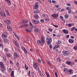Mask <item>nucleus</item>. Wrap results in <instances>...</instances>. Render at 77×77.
I'll use <instances>...</instances> for the list:
<instances>
[{"mask_svg":"<svg viewBox=\"0 0 77 77\" xmlns=\"http://www.w3.org/2000/svg\"><path fill=\"white\" fill-rule=\"evenodd\" d=\"M57 62H60L61 61V59L60 57L57 58Z\"/></svg>","mask_w":77,"mask_h":77,"instance_id":"nucleus-32","label":"nucleus"},{"mask_svg":"<svg viewBox=\"0 0 77 77\" xmlns=\"http://www.w3.org/2000/svg\"><path fill=\"white\" fill-rule=\"evenodd\" d=\"M64 17L66 19H67V18H68V15L66 14H65L64 15Z\"/></svg>","mask_w":77,"mask_h":77,"instance_id":"nucleus-40","label":"nucleus"},{"mask_svg":"<svg viewBox=\"0 0 77 77\" xmlns=\"http://www.w3.org/2000/svg\"><path fill=\"white\" fill-rule=\"evenodd\" d=\"M52 17H53V18H56L57 17H58L59 15L57 14H52Z\"/></svg>","mask_w":77,"mask_h":77,"instance_id":"nucleus-13","label":"nucleus"},{"mask_svg":"<svg viewBox=\"0 0 77 77\" xmlns=\"http://www.w3.org/2000/svg\"><path fill=\"white\" fill-rule=\"evenodd\" d=\"M5 52H8L9 51L8 50V49L7 48H5Z\"/></svg>","mask_w":77,"mask_h":77,"instance_id":"nucleus-38","label":"nucleus"},{"mask_svg":"<svg viewBox=\"0 0 77 77\" xmlns=\"http://www.w3.org/2000/svg\"><path fill=\"white\" fill-rule=\"evenodd\" d=\"M26 32H29V33L30 32H31V30H29V29H26Z\"/></svg>","mask_w":77,"mask_h":77,"instance_id":"nucleus-31","label":"nucleus"},{"mask_svg":"<svg viewBox=\"0 0 77 77\" xmlns=\"http://www.w3.org/2000/svg\"><path fill=\"white\" fill-rule=\"evenodd\" d=\"M24 51L25 54H27V50H26V49H25L24 50Z\"/></svg>","mask_w":77,"mask_h":77,"instance_id":"nucleus-50","label":"nucleus"},{"mask_svg":"<svg viewBox=\"0 0 77 77\" xmlns=\"http://www.w3.org/2000/svg\"><path fill=\"white\" fill-rule=\"evenodd\" d=\"M45 20L46 21H49L50 19H49V18H48V17H47L45 19Z\"/></svg>","mask_w":77,"mask_h":77,"instance_id":"nucleus-33","label":"nucleus"},{"mask_svg":"<svg viewBox=\"0 0 77 77\" xmlns=\"http://www.w3.org/2000/svg\"><path fill=\"white\" fill-rule=\"evenodd\" d=\"M29 26L30 27V29H33V25H32V23L31 22L29 23Z\"/></svg>","mask_w":77,"mask_h":77,"instance_id":"nucleus-14","label":"nucleus"},{"mask_svg":"<svg viewBox=\"0 0 77 77\" xmlns=\"http://www.w3.org/2000/svg\"><path fill=\"white\" fill-rule=\"evenodd\" d=\"M21 48L22 49V50H25L26 49L24 47H23V46H22L21 47Z\"/></svg>","mask_w":77,"mask_h":77,"instance_id":"nucleus-47","label":"nucleus"},{"mask_svg":"<svg viewBox=\"0 0 77 77\" xmlns=\"http://www.w3.org/2000/svg\"><path fill=\"white\" fill-rule=\"evenodd\" d=\"M49 47L50 49H52V46H51V45L50 44L49 45Z\"/></svg>","mask_w":77,"mask_h":77,"instance_id":"nucleus-57","label":"nucleus"},{"mask_svg":"<svg viewBox=\"0 0 77 77\" xmlns=\"http://www.w3.org/2000/svg\"><path fill=\"white\" fill-rule=\"evenodd\" d=\"M0 15L1 16H2V18H5V17H6V15H5V14L3 12H2L0 13Z\"/></svg>","mask_w":77,"mask_h":77,"instance_id":"nucleus-12","label":"nucleus"},{"mask_svg":"<svg viewBox=\"0 0 77 77\" xmlns=\"http://www.w3.org/2000/svg\"><path fill=\"white\" fill-rule=\"evenodd\" d=\"M32 21L34 24H38L39 23V21L35 20L33 19L32 20Z\"/></svg>","mask_w":77,"mask_h":77,"instance_id":"nucleus-8","label":"nucleus"},{"mask_svg":"<svg viewBox=\"0 0 77 77\" xmlns=\"http://www.w3.org/2000/svg\"><path fill=\"white\" fill-rule=\"evenodd\" d=\"M21 24H23V23H24V20H22V21H21L20 22Z\"/></svg>","mask_w":77,"mask_h":77,"instance_id":"nucleus-52","label":"nucleus"},{"mask_svg":"<svg viewBox=\"0 0 77 77\" xmlns=\"http://www.w3.org/2000/svg\"><path fill=\"white\" fill-rule=\"evenodd\" d=\"M34 30L35 31V32H38V29L36 27V26H34Z\"/></svg>","mask_w":77,"mask_h":77,"instance_id":"nucleus-19","label":"nucleus"},{"mask_svg":"<svg viewBox=\"0 0 77 77\" xmlns=\"http://www.w3.org/2000/svg\"><path fill=\"white\" fill-rule=\"evenodd\" d=\"M68 72H69L70 74H71V73H72V70L69 69L68 71Z\"/></svg>","mask_w":77,"mask_h":77,"instance_id":"nucleus-41","label":"nucleus"},{"mask_svg":"<svg viewBox=\"0 0 77 77\" xmlns=\"http://www.w3.org/2000/svg\"><path fill=\"white\" fill-rule=\"evenodd\" d=\"M19 27L20 29H23V28H24V25L23 24L22 25L20 26H19Z\"/></svg>","mask_w":77,"mask_h":77,"instance_id":"nucleus-29","label":"nucleus"},{"mask_svg":"<svg viewBox=\"0 0 77 77\" xmlns=\"http://www.w3.org/2000/svg\"><path fill=\"white\" fill-rule=\"evenodd\" d=\"M12 69L9 68L8 70V71L9 72H11L12 71Z\"/></svg>","mask_w":77,"mask_h":77,"instance_id":"nucleus-34","label":"nucleus"},{"mask_svg":"<svg viewBox=\"0 0 77 77\" xmlns=\"http://www.w3.org/2000/svg\"><path fill=\"white\" fill-rule=\"evenodd\" d=\"M33 17L35 19V20H38V14H34L33 15Z\"/></svg>","mask_w":77,"mask_h":77,"instance_id":"nucleus-10","label":"nucleus"},{"mask_svg":"<svg viewBox=\"0 0 77 77\" xmlns=\"http://www.w3.org/2000/svg\"><path fill=\"white\" fill-rule=\"evenodd\" d=\"M72 63V62H68V64L69 65H71Z\"/></svg>","mask_w":77,"mask_h":77,"instance_id":"nucleus-48","label":"nucleus"},{"mask_svg":"<svg viewBox=\"0 0 77 77\" xmlns=\"http://www.w3.org/2000/svg\"><path fill=\"white\" fill-rule=\"evenodd\" d=\"M62 53L63 54H65L66 56H67V54H68V51H63Z\"/></svg>","mask_w":77,"mask_h":77,"instance_id":"nucleus-16","label":"nucleus"},{"mask_svg":"<svg viewBox=\"0 0 77 77\" xmlns=\"http://www.w3.org/2000/svg\"><path fill=\"white\" fill-rule=\"evenodd\" d=\"M41 23H44V20L42 19L40 20Z\"/></svg>","mask_w":77,"mask_h":77,"instance_id":"nucleus-42","label":"nucleus"},{"mask_svg":"<svg viewBox=\"0 0 77 77\" xmlns=\"http://www.w3.org/2000/svg\"><path fill=\"white\" fill-rule=\"evenodd\" d=\"M39 11L38 10L34 11V14H37L39 13Z\"/></svg>","mask_w":77,"mask_h":77,"instance_id":"nucleus-30","label":"nucleus"},{"mask_svg":"<svg viewBox=\"0 0 77 77\" xmlns=\"http://www.w3.org/2000/svg\"><path fill=\"white\" fill-rule=\"evenodd\" d=\"M16 37L18 40H20V38H19L17 35H16Z\"/></svg>","mask_w":77,"mask_h":77,"instance_id":"nucleus-56","label":"nucleus"},{"mask_svg":"<svg viewBox=\"0 0 77 77\" xmlns=\"http://www.w3.org/2000/svg\"><path fill=\"white\" fill-rule=\"evenodd\" d=\"M7 29L9 30V31H12V28H11V26L10 25H7Z\"/></svg>","mask_w":77,"mask_h":77,"instance_id":"nucleus-9","label":"nucleus"},{"mask_svg":"<svg viewBox=\"0 0 77 77\" xmlns=\"http://www.w3.org/2000/svg\"><path fill=\"white\" fill-rule=\"evenodd\" d=\"M10 62L11 65H13V62H12V61L11 60L10 61Z\"/></svg>","mask_w":77,"mask_h":77,"instance_id":"nucleus-58","label":"nucleus"},{"mask_svg":"<svg viewBox=\"0 0 77 77\" xmlns=\"http://www.w3.org/2000/svg\"><path fill=\"white\" fill-rule=\"evenodd\" d=\"M63 32L64 33H65V34H67L68 33V31L64 29L63 30Z\"/></svg>","mask_w":77,"mask_h":77,"instance_id":"nucleus-21","label":"nucleus"},{"mask_svg":"<svg viewBox=\"0 0 77 77\" xmlns=\"http://www.w3.org/2000/svg\"><path fill=\"white\" fill-rule=\"evenodd\" d=\"M65 11V9H64V8L62 9L61 10V12H63V11Z\"/></svg>","mask_w":77,"mask_h":77,"instance_id":"nucleus-55","label":"nucleus"},{"mask_svg":"<svg viewBox=\"0 0 77 77\" xmlns=\"http://www.w3.org/2000/svg\"><path fill=\"white\" fill-rule=\"evenodd\" d=\"M74 40L72 39H69V43H73Z\"/></svg>","mask_w":77,"mask_h":77,"instance_id":"nucleus-22","label":"nucleus"},{"mask_svg":"<svg viewBox=\"0 0 77 77\" xmlns=\"http://www.w3.org/2000/svg\"><path fill=\"white\" fill-rule=\"evenodd\" d=\"M46 41L47 42V44L48 45H49L51 44V41H52V39L51 38H47L46 39Z\"/></svg>","mask_w":77,"mask_h":77,"instance_id":"nucleus-2","label":"nucleus"},{"mask_svg":"<svg viewBox=\"0 0 77 77\" xmlns=\"http://www.w3.org/2000/svg\"><path fill=\"white\" fill-rule=\"evenodd\" d=\"M0 67H1L2 69H1L2 72H4L5 71L6 69L5 68V65H3V63L2 62L0 63Z\"/></svg>","mask_w":77,"mask_h":77,"instance_id":"nucleus-1","label":"nucleus"},{"mask_svg":"<svg viewBox=\"0 0 77 77\" xmlns=\"http://www.w3.org/2000/svg\"><path fill=\"white\" fill-rule=\"evenodd\" d=\"M5 1H6V2H8L9 3H11V2L9 0H5Z\"/></svg>","mask_w":77,"mask_h":77,"instance_id":"nucleus-51","label":"nucleus"},{"mask_svg":"<svg viewBox=\"0 0 77 77\" xmlns=\"http://www.w3.org/2000/svg\"><path fill=\"white\" fill-rule=\"evenodd\" d=\"M39 5V4L38 2L35 3V9H37V8H38V7H39V5Z\"/></svg>","mask_w":77,"mask_h":77,"instance_id":"nucleus-15","label":"nucleus"},{"mask_svg":"<svg viewBox=\"0 0 77 77\" xmlns=\"http://www.w3.org/2000/svg\"><path fill=\"white\" fill-rule=\"evenodd\" d=\"M0 47H3V44L0 43Z\"/></svg>","mask_w":77,"mask_h":77,"instance_id":"nucleus-49","label":"nucleus"},{"mask_svg":"<svg viewBox=\"0 0 77 77\" xmlns=\"http://www.w3.org/2000/svg\"><path fill=\"white\" fill-rule=\"evenodd\" d=\"M12 41L13 43H14L15 45H16L18 48H20V46H19V45L18 44V42L15 41L14 39H13Z\"/></svg>","mask_w":77,"mask_h":77,"instance_id":"nucleus-5","label":"nucleus"},{"mask_svg":"<svg viewBox=\"0 0 77 77\" xmlns=\"http://www.w3.org/2000/svg\"><path fill=\"white\" fill-rule=\"evenodd\" d=\"M73 48L75 50H77V45H75L73 47Z\"/></svg>","mask_w":77,"mask_h":77,"instance_id":"nucleus-26","label":"nucleus"},{"mask_svg":"<svg viewBox=\"0 0 77 77\" xmlns=\"http://www.w3.org/2000/svg\"><path fill=\"white\" fill-rule=\"evenodd\" d=\"M5 12L6 14H7V15H8V16H9V15H10L9 12V11L8 10L5 9Z\"/></svg>","mask_w":77,"mask_h":77,"instance_id":"nucleus-20","label":"nucleus"},{"mask_svg":"<svg viewBox=\"0 0 77 77\" xmlns=\"http://www.w3.org/2000/svg\"><path fill=\"white\" fill-rule=\"evenodd\" d=\"M25 68L26 70H27L29 69V67L27 66V65L26 64H25Z\"/></svg>","mask_w":77,"mask_h":77,"instance_id":"nucleus-28","label":"nucleus"},{"mask_svg":"<svg viewBox=\"0 0 77 77\" xmlns=\"http://www.w3.org/2000/svg\"><path fill=\"white\" fill-rule=\"evenodd\" d=\"M42 61L43 64H45V62L44 60L43 59H42Z\"/></svg>","mask_w":77,"mask_h":77,"instance_id":"nucleus-44","label":"nucleus"},{"mask_svg":"<svg viewBox=\"0 0 77 77\" xmlns=\"http://www.w3.org/2000/svg\"><path fill=\"white\" fill-rule=\"evenodd\" d=\"M7 56L8 57H11V55H10V54H7Z\"/></svg>","mask_w":77,"mask_h":77,"instance_id":"nucleus-39","label":"nucleus"},{"mask_svg":"<svg viewBox=\"0 0 77 77\" xmlns=\"http://www.w3.org/2000/svg\"><path fill=\"white\" fill-rule=\"evenodd\" d=\"M64 72L66 74L68 73V69L67 68H65L64 69Z\"/></svg>","mask_w":77,"mask_h":77,"instance_id":"nucleus-25","label":"nucleus"},{"mask_svg":"<svg viewBox=\"0 0 77 77\" xmlns=\"http://www.w3.org/2000/svg\"><path fill=\"white\" fill-rule=\"evenodd\" d=\"M68 26L69 27H71V26H72V25H71V23H69L68 24Z\"/></svg>","mask_w":77,"mask_h":77,"instance_id":"nucleus-43","label":"nucleus"},{"mask_svg":"<svg viewBox=\"0 0 77 77\" xmlns=\"http://www.w3.org/2000/svg\"><path fill=\"white\" fill-rule=\"evenodd\" d=\"M59 46H60L59 45H57L55 46V47L56 48H59Z\"/></svg>","mask_w":77,"mask_h":77,"instance_id":"nucleus-45","label":"nucleus"},{"mask_svg":"<svg viewBox=\"0 0 77 77\" xmlns=\"http://www.w3.org/2000/svg\"><path fill=\"white\" fill-rule=\"evenodd\" d=\"M8 35V33L6 32H4L3 34H2V38L3 39H6L7 38V37L6 36Z\"/></svg>","mask_w":77,"mask_h":77,"instance_id":"nucleus-3","label":"nucleus"},{"mask_svg":"<svg viewBox=\"0 0 77 77\" xmlns=\"http://www.w3.org/2000/svg\"><path fill=\"white\" fill-rule=\"evenodd\" d=\"M38 61L39 62V63H41V60L39 59H38Z\"/></svg>","mask_w":77,"mask_h":77,"instance_id":"nucleus-60","label":"nucleus"},{"mask_svg":"<svg viewBox=\"0 0 77 77\" xmlns=\"http://www.w3.org/2000/svg\"><path fill=\"white\" fill-rule=\"evenodd\" d=\"M34 73H33L32 72L31 73V76H32V77H34Z\"/></svg>","mask_w":77,"mask_h":77,"instance_id":"nucleus-46","label":"nucleus"},{"mask_svg":"<svg viewBox=\"0 0 77 77\" xmlns=\"http://www.w3.org/2000/svg\"><path fill=\"white\" fill-rule=\"evenodd\" d=\"M4 43L6 44V43H8V42H9V41L6 38H5L4 39Z\"/></svg>","mask_w":77,"mask_h":77,"instance_id":"nucleus-18","label":"nucleus"},{"mask_svg":"<svg viewBox=\"0 0 77 77\" xmlns=\"http://www.w3.org/2000/svg\"><path fill=\"white\" fill-rule=\"evenodd\" d=\"M41 41H42L44 42V36L43 35H42L41 36Z\"/></svg>","mask_w":77,"mask_h":77,"instance_id":"nucleus-17","label":"nucleus"},{"mask_svg":"<svg viewBox=\"0 0 77 77\" xmlns=\"http://www.w3.org/2000/svg\"><path fill=\"white\" fill-rule=\"evenodd\" d=\"M4 22L5 23H6L7 24V26L10 25L11 24V20H4Z\"/></svg>","mask_w":77,"mask_h":77,"instance_id":"nucleus-6","label":"nucleus"},{"mask_svg":"<svg viewBox=\"0 0 77 77\" xmlns=\"http://www.w3.org/2000/svg\"><path fill=\"white\" fill-rule=\"evenodd\" d=\"M68 10H69V11L71 10V7H68Z\"/></svg>","mask_w":77,"mask_h":77,"instance_id":"nucleus-61","label":"nucleus"},{"mask_svg":"<svg viewBox=\"0 0 77 77\" xmlns=\"http://www.w3.org/2000/svg\"><path fill=\"white\" fill-rule=\"evenodd\" d=\"M39 74L41 76V77H43V75L42 74H41V72H39Z\"/></svg>","mask_w":77,"mask_h":77,"instance_id":"nucleus-35","label":"nucleus"},{"mask_svg":"<svg viewBox=\"0 0 77 77\" xmlns=\"http://www.w3.org/2000/svg\"><path fill=\"white\" fill-rule=\"evenodd\" d=\"M33 67L34 69H36L37 68H38L37 69H39V66H38V64L36 63H34L33 64Z\"/></svg>","mask_w":77,"mask_h":77,"instance_id":"nucleus-7","label":"nucleus"},{"mask_svg":"<svg viewBox=\"0 0 77 77\" xmlns=\"http://www.w3.org/2000/svg\"><path fill=\"white\" fill-rule=\"evenodd\" d=\"M52 2L53 3H56V2L55 1H54V0L52 1Z\"/></svg>","mask_w":77,"mask_h":77,"instance_id":"nucleus-59","label":"nucleus"},{"mask_svg":"<svg viewBox=\"0 0 77 77\" xmlns=\"http://www.w3.org/2000/svg\"><path fill=\"white\" fill-rule=\"evenodd\" d=\"M75 29V27H73L71 29V31H73Z\"/></svg>","mask_w":77,"mask_h":77,"instance_id":"nucleus-37","label":"nucleus"},{"mask_svg":"<svg viewBox=\"0 0 77 77\" xmlns=\"http://www.w3.org/2000/svg\"><path fill=\"white\" fill-rule=\"evenodd\" d=\"M48 29L50 32H52V30L51 29Z\"/></svg>","mask_w":77,"mask_h":77,"instance_id":"nucleus-62","label":"nucleus"},{"mask_svg":"<svg viewBox=\"0 0 77 77\" xmlns=\"http://www.w3.org/2000/svg\"><path fill=\"white\" fill-rule=\"evenodd\" d=\"M71 10H69L68 11V13L69 14H71Z\"/></svg>","mask_w":77,"mask_h":77,"instance_id":"nucleus-63","label":"nucleus"},{"mask_svg":"<svg viewBox=\"0 0 77 77\" xmlns=\"http://www.w3.org/2000/svg\"><path fill=\"white\" fill-rule=\"evenodd\" d=\"M60 18L61 20H62L63 21V17L62 16H60Z\"/></svg>","mask_w":77,"mask_h":77,"instance_id":"nucleus-53","label":"nucleus"},{"mask_svg":"<svg viewBox=\"0 0 77 77\" xmlns=\"http://www.w3.org/2000/svg\"><path fill=\"white\" fill-rule=\"evenodd\" d=\"M55 75L56 77H57V73L56 72H55Z\"/></svg>","mask_w":77,"mask_h":77,"instance_id":"nucleus-64","label":"nucleus"},{"mask_svg":"<svg viewBox=\"0 0 77 77\" xmlns=\"http://www.w3.org/2000/svg\"><path fill=\"white\" fill-rule=\"evenodd\" d=\"M37 43L39 45H41L42 46H43L44 44V42L42 41V40H38L37 41Z\"/></svg>","mask_w":77,"mask_h":77,"instance_id":"nucleus-4","label":"nucleus"},{"mask_svg":"<svg viewBox=\"0 0 77 77\" xmlns=\"http://www.w3.org/2000/svg\"><path fill=\"white\" fill-rule=\"evenodd\" d=\"M14 58L15 59H16L17 57H19L18 56V55L16 53V52H15L14 54Z\"/></svg>","mask_w":77,"mask_h":77,"instance_id":"nucleus-11","label":"nucleus"},{"mask_svg":"<svg viewBox=\"0 0 77 77\" xmlns=\"http://www.w3.org/2000/svg\"><path fill=\"white\" fill-rule=\"evenodd\" d=\"M23 25V26L24 27V28L25 27H27L28 26H29V24L26 23V24H24Z\"/></svg>","mask_w":77,"mask_h":77,"instance_id":"nucleus-24","label":"nucleus"},{"mask_svg":"<svg viewBox=\"0 0 77 77\" xmlns=\"http://www.w3.org/2000/svg\"><path fill=\"white\" fill-rule=\"evenodd\" d=\"M24 23H27L29 22V20L28 19L24 20Z\"/></svg>","mask_w":77,"mask_h":77,"instance_id":"nucleus-27","label":"nucleus"},{"mask_svg":"<svg viewBox=\"0 0 77 77\" xmlns=\"http://www.w3.org/2000/svg\"><path fill=\"white\" fill-rule=\"evenodd\" d=\"M0 27L2 28H3V25H2V24L0 23Z\"/></svg>","mask_w":77,"mask_h":77,"instance_id":"nucleus-54","label":"nucleus"},{"mask_svg":"<svg viewBox=\"0 0 77 77\" xmlns=\"http://www.w3.org/2000/svg\"><path fill=\"white\" fill-rule=\"evenodd\" d=\"M11 77H14V71H13L11 74Z\"/></svg>","mask_w":77,"mask_h":77,"instance_id":"nucleus-23","label":"nucleus"},{"mask_svg":"<svg viewBox=\"0 0 77 77\" xmlns=\"http://www.w3.org/2000/svg\"><path fill=\"white\" fill-rule=\"evenodd\" d=\"M3 59L4 60H6V58L5 56H3Z\"/></svg>","mask_w":77,"mask_h":77,"instance_id":"nucleus-36","label":"nucleus"}]
</instances>
